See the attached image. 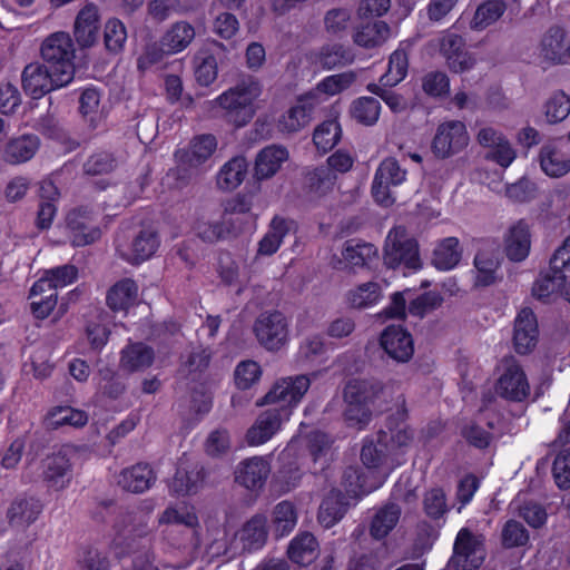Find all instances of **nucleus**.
I'll use <instances>...</instances> for the list:
<instances>
[{"instance_id":"nucleus-1","label":"nucleus","mask_w":570,"mask_h":570,"mask_svg":"<svg viewBox=\"0 0 570 570\" xmlns=\"http://www.w3.org/2000/svg\"><path fill=\"white\" fill-rule=\"evenodd\" d=\"M263 94V85L254 78L244 79L234 87L225 90L214 100V108H219L225 120L242 128L248 125L257 111L256 101Z\"/></svg>"},{"instance_id":"nucleus-2","label":"nucleus","mask_w":570,"mask_h":570,"mask_svg":"<svg viewBox=\"0 0 570 570\" xmlns=\"http://www.w3.org/2000/svg\"><path fill=\"white\" fill-rule=\"evenodd\" d=\"M382 385L379 382L368 380H350L343 390L345 421L348 425L367 424L372 417L371 406L382 393Z\"/></svg>"},{"instance_id":"nucleus-3","label":"nucleus","mask_w":570,"mask_h":570,"mask_svg":"<svg viewBox=\"0 0 570 570\" xmlns=\"http://www.w3.org/2000/svg\"><path fill=\"white\" fill-rule=\"evenodd\" d=\"M77 448L62 444L47 454L40 462V476L47 489L59 492L70 487L73 480V462Z\"/></svg>"},{"instance_id":"nucleus-4","label":"nucleus","mask_w":570,"mask_h":570,"mask_svg":"<svg viewBox=\"0 0 570 570\" xmlns=\"http://www.w3.org/2000/svg\"><path fill=\"white\" fill-rule=\"evenodd\" d=\"M41 57L50 68L60 73V83H70L75 75V49L70 36L58 31L48 36L40 48Z\"/></svg>"},{"instance_id":"nucleus-5","label":"nucleus","mask_w":570,"mask_h":570,"mask_svg":"<svg viewBox=\"0 0 570 570\" xmlns=\"http://www.w3.org/2000/svg\"><path fill=\"white\" fill-rule=\"evenodd\" d=\"M253 332L268 352H278L289 342V324L279 311L264 312L255 320Z\"/></svg>"},{"instance_id":"nucleus-6","label":"nucleus","mask_w":570,"mask_h":570,"mask_svg":"<svg viewBox=\"0 0 570 570\" xmlns=\"http://www.w3.org/2000/svg\"><path fill=\"white\" fill-rule=\"evenodd\" d=\"M406 179V170L395 158L389 157L381 161L372 181V196L374 200L384 207L394 204L395 197L391 188L402 185Z\"/></svg>"},{"instance_id":"nucleus-7","label":"nucleus","mask_w":570,"mask_h":570,"mask_svg":"<svg viewBox=\"0 0 570 570\" xmlns=\"http://www.w3.org/2000/svg\"><path fill=\"white\" fill-rule=\"evenodd\" d=\"M309 385L311 382L306 375L284 377L272 386L261 404H272L275 409L288 407L292 414L293 409L301 402Z\"/></svg>"},{"instance_id":"nucleus-8","label":"nucleus","mask_w":570,"mask_h":570,"mask_svg":"<svg viewBox=\"0 0 570 570\" xmlns=\"http://www.w3.org/2000/svg\"><path fill=\"white\" fill-rule=\"evenodd\" d=\"M479 145L484 149V158L507 169L517 158V150L500 130L483 127L476 135Z\"/></svg>"},{"instance_id":"nucleus-9","label":"nucleus","mask_w":570,"mask_h":570,"mask_svg":"<svg viewBox=\"0 0 570 570\" xmlns=\"http://www.w3.org/2000/svg\"><path fill=\"white\" fill-rule=\"evenodd\" d=\"M469 140L466 127L462 121H444L436 129L432 150L436 157L448 158L465 148Z\"/></svg>"},{"instance_id":"nucleus-10","label":"nucleus","mask_w":570,"mask_h":570,"mask_svg":"<svg viewBox=\"0 0 570 570\" xmlns=\"http://www.w3.org/2000/svg\"><path fill=\"white\" fill-rule=\"evenodd\" d=\"M60 73L40 62H31L21 73V83L24 92L35 99L43 97L51 90L67 86L60 83Z\"/></svg>"},{"instance_id":"nucleus-11","label":"nucleus","mask_w":570,"mask_h":570,"mask_svg":"<svg viewBox=\"0 0 570 570\" xmlns=\"http://www.w3.org/2000/svg\"><path fill=\"white\" fill-rule=\"evenodd\" d=\"M291 417L288 407H269L262 412L255 423L246 432V442L250 446H258L269 441Z\"/></svg>"},{"instance_id":"nucleus-12","label":"nucleus","mask_w":570,"mask_h":570,"mask_svg":"<svg viewBox=\"0 0 570 570\" xmlns=\"http://www.w3.org/2000/svg\"><path fill=\"white\" fill-rule=\"evenodd\" d=\"M380 346L397 363L409 362L414 354V340L403 325H387L380 335Z\"/></svg>"},{"instance_id":"nucleus-13","label":"nucleus","mask_w":570,"mask_h":570,"mask_svg":"<svg viewBox=\"0 0 570 570\" xmlns=\"http://www.w3.org/2000/svg\"><path fill=\"white\" fill-rule=\"evenodd\" d=\"M539 325L535 313L531 307H522L515 318L513 326V348L519 355L530 354L538 344Z\"/></svg>"},{"instance_id":"nucleus-14","label":"nucleus","mask_w":570,"mask_h":570,"mask_svg":"<svg viewBox=\"0 0 570 570\" xmlns=\"http://www.w3.org/2000/svg\"><path fill=\"white\" fill-rule=\"evenodd\" d=\"M317 108L318 106L312 100L308 92L299 95L295 104L279 116L277 120L278 130L285 134H294L302 130L312 121Z\"/></svg>"},{"instance_id":"nucleus-15","label":"nucleus","mask_w":570,"mask_h":570,"mask_svg":"<svg viewBox=\"0 0 570 570\" xmlns=\"http://www.w3.org/2000/svg\"><path fill=\"white\" fill-rule=\"evenodd\" d=\"M217 149V139L210 134L196 136L187 149H179L176 159L179 165L198 170L206 166Z\"/></svg>"},{"instance_id":"nucleus-16","label":"nucleus","mask_w":570,"mask_h":570,"mask_svg":"<svg viewBox=\"0 0 570 570\" xmlns=\"http://www.w3.org/2000/svg\"><path fill=\"white\" fill-rule=\"evenodd\" d=\"M438 45L440 53L452 71L464 72L473 67L475 59L465 50L462 37L446 31L441 36Z\"/></svg>"},{"instance_id":"nucleus-17","label":"nucleus","mask_w":570,"mask_h":570,"mask_svg":"<svg viewBox=\"0 0 570 570\" xmlns=\"http://www.w3.org/2000/svg\"><path fill=\"white\" fill-rule=\"evenodd\" d=\"M206 475L202 464L180 460L169 483V490L177 497L194 494L202 488Z\"/></svg>"},{"instance_id":"nucleus-18","label":"nucleus","mask_w":570,"mask_h":570,"mask_svg":"<svg viewBox=\"0 0 570 570\" xmlns=\"http://www.w3.org/2000/svg\"><path fill=\"white\" fill-rule=\"evenodd\" d=\"M390 440V433L384 430H380L375 434L367 435L363 439L360 456L366 469L377 470L393 455L391 444L389 443Z\"/></svg>"},{"instance_id":"nucleus-19","label":"nucleus","mask_w":570,"mask_h":570,"mask_svg":"<svg viewBox=\"0 0 570 570\" xmlns=\"http://www.w3.org/2000/svg\"><path fill=\"white\" fill-rule=\"evenodd\" d=\"M67 228L70 244L77 247L91 245L101 236L100 229L95 225V219L88 210L70 213L67 218Z\"/></svg>"},{"instance_id":"nucleus-20","label":"nucleus","mask_w":570,"mask_h":570,"mask_svg":"<svg viewBox=\"0 0 570 570\" xmlns=\"http://www.w3.org/2000/svg\"><path fill=\"white\" fill-rule=\"evenodd\" d=\"M497 391L501 397L512 402H522L529 396L530 385L519 364L513 363L507 366L498 380Z\"/></svg>"},{"instance_id":"nucleus-21","label":"nucleus","mask_w":570,"mask_h":570,"mask_svg":"<svg viewBox=\"0 0 570 570\" xmlns=\"http://www.w3.org/2000/svg\"><path fill=\"white\" fill-rule=\"evenodd\" d=\"M289 159V153L282 145H269L261 149L254 161L253 176L257 181L273 178Z\"/></svg>"},{"instance_id":"nucleus-22","label":"nucleus","mask_w":570,"mask_h":570,"mask_svg":"<svg viewBox=\"0 0 570 570\" xmlns=\"http://www.w3.org/2000/svg\"><path fill=\"white\" fill-rule=\"evenodd\" d=\"M478 541L473 533L463 528L456 534L453 544L451 564L455 570H476L483 562V558H476Z\"/></svg>"},{"instance_id":"nucleus-23","label":"nucleus","mask_w":570,"mask_h":570,"mask_svg":"<svg viewBox=\"0 0 570 570\" xmlns=\"http://www.w3.org/2000/svg\"><path fill=\"white\" fill-rule=\"evenodd\" d=\"M269 473L268 461L253 456L239 462L235 471V481L248 490H259L265 485Z\"/></svg>"},{"instance_id":"nucleus-24","label":"nucleus","mask_w":570,"mask_h":570,"mask_svg":"<svg viewBox=\"0 0 570 570\" xmlns=\"http://www.w3.org/2000/svg\"><path fill=\"white\" fill-rule=\"evenodd\" d=\"M392 37L390 26L379 19L358 20L353 31L355 45L371 49L382 46Z\"/></svg>"},{"instance_id":"nucleus-25","label":"nucleus","mask_w":570,"mask_h":570,"mask_svg":"<svg viewBox=\"0 0 570 570\" xmlns=\"http://www.w3.org/2000/svg\"><path fill=\"white\" fill-rule=\"evenodd\" d=\"M43 504L36 497H17L7 510V519L11 527L28 528L42 513Z\"/></svg>"},{"instance_id":"nucleus-26","label":"nucleus","mask_w":570,"mask_h":570,"mask_svg":"<svg viewBox=\"0 0 570 570\" xmlns=\"http://www.w3.org/2000/svg\"><path fill=\"white\" fill-rule=\"evenodd\" d=\"M40 147L36 135H21L9 139L0 146V158L11 165H19L30 160Z\"/></svg>"},{"instance_id":"nucleus-27","label":"nucleus","mask_w":570,"mask_h":570,"mask_svg":"<svg viewBox=\"0 0 570 570\" xmlns=\"http://www.w3.org/2000/svg\"><path fill=\"white\" fill-rule=\"evenodd\" d=\"M99 29V9L94 3H87L80 9L75 20L73 35L77 42L82 47L92 46L98 39Z\"/></svg>"},{"instance_id":"nucleus-28","label":"nucleus","mask_w":570,"mask_h":570,"mask_svg":"<svg viewBox=\"0 0 570 570\" xmlns=\"http://www.w3.org/2000/svg\"><path fill=\"white\" fill-rule=\"evenodd\" d=\"M356 72L345 71L324 77L316 86L307 91L312 100L320 107L331 97L340 95L356 81Z\"/></svg>"},{"instance_id":"nucleus-29","label":"nucleus","mask_w":570,"mask_h":570,"mask_svg":"<svg viewBox=\"0 0 570 570\" xmlns=\"http://www.w3.org/2000/svg\"><path fill=\"white\" fill-rule=\"evenodd\" d=\"M155 361V350L144 342H129L120 352V367L127 372H142Z\"/></svg>"},{"instance_id":"nucleus-30","label":"nucleus","mask_w":570,"mask_h":570,"mask_svg":"<svg viewBox=\"0 0 570 570\" xmlns=\"http://www.w3.org/2000/svg\"><path fill=\"white\" fill-rule=\"evenodd\" d=\"M156 481L153 468L145 462L124 469L118 479V484L128 492L142 493L151 488Z\"/></svg>"},{"instance_id":"nucleus-31","label":"nucleus","mask_w":570,"mask_h":570,"mask_svg":"<svg viewBox=\"0 0 570 570\" xmlns=\"http://www.w3.org/2000/svg\"><path fill=\"white\" fill-rule=\"evenodd\" d=\"M48 286L46 279H38L29 289L30 309L37 320L47 318L57 306L58 292Z\"/></svg>"},{"instance_id":"nucleus-32","label":"nucleus","mask_w":570,"mask_h":570,"mask_svg":"<svg viewBox=\"0 0 570 570\" xmlns=\"http://www.w3.org/2000/svg\"><path fill=\"white\" fill-rule=\"evenodd\" d=\"M296 245L293 222L275 217L267 234L259 243V249H277L282 246L293 247Z\"/></svg>"},{"instance_id":"nucleus-33","label":"nucleus","mask_w":570,"mask_h":570,"mask_svg":"<svg viewBox=\"0 0 570 570\" xmlns=\"http://www.w3.org/2000/svg\"><path fill=\"white\" fill-rule=\"evenodd\" d=\"M318 554V542L311 532H301L294 537L287 548L288 559L299 566L311 564Z\"/></svg>"},{"instance_id":"nucleus-34","label":"nucleus","mask_w":570,"mask_h":570,"mask_svg":"<svg viewBox=\"0 0 570 570\" xmlns=\"http://www.w3.org/2000/svg\"><path fill=\"white\" fill-rule=\"evenodd\" d=\"M248 169L245 157L236 156L226 161L218 170L216 184L220 190L232 191L242 185Z\"/></svg>"},{"instance_id":"nucleus-35","label":"nucleus","mask_w":570,"mask_h":570,"mask_svg":"<svg viewBox=\"0 0 570 570\" xmlns=\"http://www.w3.org/2000/svg\"><path fill=\"white\" fill-rule=\"evenodd\" d=\"M195 29L185 21L174 23L163 36L160 48L164 53L174 55L184 51L194 40Z\"/></svg>"},{"instance_id":"nucleus-36","label":"nucleus","mask_w":570,"mask_h":570,"mask_svg":"<svg viewBox=\"0 0 570 570\" xmlns=\"http://www.w3.org/2000/svg\"><path fill=\"white\" fill-rule=\"evenodd\" d=\"M138 293V286L130 278H122L115 283L107 292V306L114 312L127 311L134 305Z\"/></svg>"},{"instance_id":"nucleus-37","label":"nucleus","mask_w":570,"mask_h":570,"mask_svg":"<svg viewBox=\"0 0 570 570\" xmlns=\"http://www.w3.org/2000/svg\"><path fill=\"white\" fill-rule=\"evenodd\" d=\"M267 517L261 513L253 515L240 531L243 547L249 552L262 549L267 541Z\"/></svg>"},{"instance_id":"nucleus-38","label":"nucleus","mask_w":570,"mask_h":570,"mask_svg":"<svg viewBox=\"0 0 570 570\" xmlns=\"http://www.w3.org/2000/svg\"><path fill=\"white\" fill-rule=\"evenodd\" d=\"M539 158L542 170L550 177H561L570 171V157L554 142L543 145Z\"/></svg>"},{"instance_id":"nucleus-39","label":"nucleus","mask_w":570,"mask_h":570,"mask_svg":"<svg viewBox=\"0 0 570 570\" xmlns=\"http://www.w3.org/2000/svg\"><path fill=\"white\" fill-rule=\"evenodd\" d=\"M348 502L342 493L330 494L323 499L317 519L324 528H332L346 514Z\"/></svg>"},{"instance_id":"nucleus-40","label":"nucleus","mask_w":570,"mask_h":570,"mask_svg":"<svg viewBox=\"0 0 570 570\" xmlns=\"http://www.w3.org/2000/svg\"><path fill=\"white\" fill-rule=\"evenodd\" d=\"M297 523V511L293 502H278L272 513V529L276 538L288 535Z\"/></svg>"},{"instance_id":"nucleus-41","label":"nucleus","mask_w":570,"mask_h":570,"mask_svg":"<svg viewBox=\"0 0 570 570\" xmlns=\"http://www.w3.org/2000/svg\"><path fill=\"white\" fill-rule=\"evenodd\" d=\"M87 422V413L71 406H56L51 409L46 416V425L52 430H57L66 425L82 428Z\"/></svg>"},{"instance_id":"nucleus-42","label":"nucleus","mask_w":570,"mask_h":570,"mask_svg":"<svg viewBox=\"0 0 570 570\" xmlns=\"http://www.w3.org/2000/svg\"><path fill=\"white\" fill-rule=\"evenodd\" d=\"M401 510L396 504H387L381 508L372 518L370 534L375 540L386 538L396 527Z\"/></svg>"},{"instance_id":"nucleus-43","label":"nucleus","mask_w":570,"mask_h":570,"mask_svg":"<svg viewBox=\"0 0 570 570\" xmlns=\"http://www.w3.org/2000/svg\"><path fill=\"white\" fill-rule=\"evenodd\" d=\"M498 252H476L473 263L476 269L475 285L490 286L497 279V271L500 266Z\"/></svg>"},{"instance_id":"nucleus-44","label":"nucleus","mask_w":570,"mask_h":570,"mask_svg":"<svg viewBox=\"0 0 570 570\" xmlns=\"http://www.w3.org/2000/svg\"><path fill=\"white\" fill-rule=\"evenodd\" d=\"M348 112L357 124L373 126L379 120L381 104L373 97H360L352 101Z\"/></svg>"},{"instance_id":"nucleus-45","label":"nucleus","mask_w":570,"mask_h":570,"mask_svg":"<svg viewBox=\"0 0 570 570\" xmlns=\"http://www.w3.org/2000/svg\"><path fill=\"white\" fill-rule=\"evenodd\" d=\"M541 51L544 58L552 62L567 63L564 31L560 28L550 29L542 39Z\"/></svg>"},{"instance_id":"nucleus-46","label":"nucleus","mask_w":570,"mask_h":570,"mask_svg":"<svg viewBox=\"0 0 570 570\" xmlns=\"http://www.w3.org/2000/svg\"><path fill=\"white\" fill-rule=\"evenodd\" d=\"M352 51L341 45H328L314 55V62L324 69H333L353 62Z\"/></svg>"},{"instance_id":"nucleus-47","label":"nucleus","mask_w":570,"mask_h":570,"mask_svg":"<svg viewBox=\"0 0 570 570\" xmlns=\"http://www.w3.org/2000/svg\"><path fill=\"white\" fill-rule=\"evenodd\" d=\"M542 114L548 124H559L570 114V97L563 91H554L542 105Z\"/></svg>"},{"instance_id":"nucleus-48","label":"nucleus","mask_w":570,"mask_h":570,"mask_svg":"<svg viewBox=\"0 0 570 570\" xmlns=\"http://www.w3.org/2000/svg\"><path fill=\"white\" fill-rule=\"evenodd\" d=\"M341 136L340 122L335 119L325 120L314 129L313 142L320 151L327 153L337 145Z\"/></svg>"},{"instance_id":"nucleus-49","label":"nucleus","mask_w":570,"mask_h":570,"mask_svg":"<svg viewBox=\"0 0 570 570\" xmlns=\"http://www.w3.org/2000/svg\"><path fill=\"white\" fill-rule=\"evenodd\" d=\"M505 11L502 0H490L478 7L470 22L473 30H483L495 22Z\"/></svg>"},{"instance_id":"nucleus-50","label":"nucleus","mask_w":570,"mask_h":570,"mask_svg":"<svg viewBox=\"0 0 570 570\" xmlns=\"http://www.w3.org/2000/svg\"><path fill=\"white\" fill-rule=\"evenodd\" d=\"M382 297L381 287L375 282H367L350 291L347 301L354 308H367L376 305Z\"/></svg>"},{"instance_id":"nucleus-51","label":"nucleus","mask_w":570,"mask_h":570,"mask_svg":"<svg viewBox=\"0 0 570 570\" xmlns=\"http://www.w3.org/2000/svg\"><path fill=\"white\" fill-rule=\"evenodd\" d=\"M531 238L530 225L523 219L513 223L503 236L507 249H530Z\"/></svg>"},{"instance_id":"nucleus-52","label":"nucleus","mask_w":570,"mask_h":570,"mask_svg":"<svg viewBox=\"0 0 570 570\" xmlns=\"http://www.w3.org/2000/svg\"><path fill=\"white\" fill-rule=\"evenodd\" d=\"M407 73V55L404 50H395L389 61V68L380 81L382 86H395L402 81Z\"/></svg>"},{"instance_id":"nucleus-53","label":"nucleus","mask_w":570,"mask_h":570,"mask_svg":"<svg viewBox=\"0 0 570 570\" xmlns=\"http://www.w3.org/2000/svg\"><path fill=\"white\" fill-rule=\"evenodd\" d=\"M551 272L552 274L540 275L532 285V295L543 303H548L556 288L566 281V275L561 271L551 269Z\"/></svg>"},{"instance_id":"nucleus-54","label":"nucleus","mask_w":570,"mask_h":570,"mask_svg":"<svg viewBox=\"0 0 570 570\" xmlns=\"http://www.w3.org/2000/svg\"><path fill=\"white\" fill-rule=\"evenodd\" d=\"M529 531L521 522L510 519L504 523L501 532V542L504 548L524 547L529 543Z\"/></svg>"},{"instance_id":"nucleus-55","label":"nucleus","mask_w":570,"mask_h":570,"mask_svg":"<svg viewBox=\"0 0 570 570\" xmlns=\"http://www.w3.org/2000/svg\"><path fill=\"white\" fill-rule=\"evenodd\" d=\"M99 389L101 394L109 400H117L125 392L126 385L121 377L109 366L99 368Z\"/></svg>"},{"instance_id":"nucleus-56","label":"nucleus","mask_w":570,"mask_h":570,"mask_svg":"<svg viewBox=\"0 0 570 570\" xmlns=\"http://www.w3.org/2000/svg\"><path fill=\"white\" fill-rule=\"evenodd\" d=\"M262 375V368L261 365L253 361H242L235 368L234 372V379H235V385L239 390H248L250 389Z\"/></svg>"},{"instance_id":"nucleus-57","label":"nucleus","mask_w":570,"mask_h":570,"mask_svg":"<svg viewBox=\"0 0 570 570\" xmlns=\"http://www.w3.org/2000/svg\"><path fill=\"white\" fill-rule=\"evenodd\" d=\"M104 39L106 48L109 51H121L127 40V30L125 24L117 18L107 20L104 29Z\"/></svg>"},{"instance_id":"nucleus-58","label":"nucleus","mask_w":570,"mask_h":570,"mask_svg":"<svg viewBox=\"0 0 570 570\" xmlns=\"http://www.w3.org/2000/svg\"><path fill=\"white\" fill-rule=\"evenodd\" d=\"M443 303V297L435 291L420 294L409 303L407 311L412 316L424 317L428 313L436 309Z\"/></svg>"},{"instance_id":"nucleus-59","label":"nucleus","mask_w":570,"mask_h":570,"mask_svg":"<svg viewBox=\"0 0 570 570\" xmlns=\"http://www.w3.org/2000/svg\"><path fill=\"white\" fill-rule=\"evenodd\" d=\"M78 277V269L73 265H62L56 268H51L46 272L45 276L39 279H46L48 288H52L58 292V288H62L69 284H72Z\"/></svg>"},{"instance_id":"nucleus-60","label":"nucleus","mask_w":570,"mask_h":570,"mask_svg":"<svg viewBox=\"0 0 570 570\" xmlns=\"http://www.w3.org/2000/svg\"><path fill=\"white\" fill-rule=\"evenodd\" d=\"M423 509L425 514L438 520L448 511L446 497L441 488H433L428 491L423 499Z\"/></svg>"},{"instance_id":"nucleus-61","label":"nucleus","mask_w":570,"mask_h":570,"mask_svg":"<svg viewBox=\"0 0 570 570\" xmlns=\"http://www.w3.org/2000/svg\"><path fill=\"white\" fill-rule=\"evenodd\" d=\"M460 434L468 442L469 445L479 450H484L489 448L492 440L491 432L484 430L475 422H471L463 425L460 429Z\"/></svg>"},{"instance_id":"nucleus-62","label":"nucleus","mask_w":570,"mask_h":570,"mask_svg":"<svg viewBox=\"0 0 570 570\" xmlns=\"http://www.w3.org/2000/svg\"><path fill=\"white\" fill-rule=\"evenodd\" d=\"M422 87L429 96L442 97L449 94L450 80L442 71H431L424 76Z\"/></svg>"},{"instance_id":"nucleus-63","label":"nucleus","mask_w":570,"mask_h":570,"mask_svg":"<svg viewBox=\"0 0 570 570\" xmlns=\"http://www.w3.org/2000/svg\"><path fill=\"white\" fill-rule=\"evenodd\" d=\"M552 474L559 489H570V450H563L556 456Z\"/></svg>"},{"instance_id":"nucleus-64","label":"nucleus","mask_w":570,"mask_h":570,"mask_svg":"<svg viewBox=\"0 0 570 570\" xmlns=\"http://www.w3.org/2000/svg\"><path fill=\"white\" fill-rule=\"evenodd\" d=\"M229 448V433L225 429L212 431L205 442V451L212 458H220L228 452Z\"/></svg>"}]
</instances>
